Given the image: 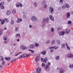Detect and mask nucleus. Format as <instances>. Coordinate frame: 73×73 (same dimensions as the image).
<instances>
[{"label":"nucleus","mask_w":73,"mask_h":73,"mask_svg":"<svg viewBox=\"0 0 73 73\" xmlns=\"http://www.w3.org/2000/svg\"><path fill=\"white\" fill-rule=\"evenodd\" d=\"M41 60L42 61H43V62H44L45 63H46V61H48V58H47L46 57L44 58V59H43L42 58H41Z\"/></svg>","instance_id":"1"},{"label":"nucleus","mask_w":73,"mask_h":73,"mask_svg":"<svg viewBox=\"0 0 73 73\" xmlns=\"http://www.w3.org/2000/svg\"><path fill=\"white\" fill-rule=\"evenodd\" d=\"M26 56H27V54H23L21 56H19V58H24L25 57H26Z\"/></svg>","instance_id":"2"},{"label":"nucleus","mask_w":73,"mask_h":73,"mask_svg":"<svg viewBox=\"0 0 73 73\" xmlns=\"http://www.w3.org/2000/svg\"><path fill=\"white\" fill-rule=\"evenodd\" d=\"M54 9L52 7H50L49 8V11L51 13H52L53 12Z\"/></svg>","instance_id":"3"},{"label":"nucleus","mask_w":73,"mask_h":73,"mask_svg":"<svg viewBox=\"0 0 73 73\" xmlns=\"http://www.w3.org/2000/svg\"><path fill=\"white\" fill-rule=\"evenodd\" d=\"M41 68H40L38 67L36 70V73H40V72H41Z\"/></svg>","instance_id":"4"},{"label":"nucleus","mask_w":73,"mask_h":73,"mask_svg":"<svg viewBox=\"0 0 73 73\" xmlns=\"http://www.w3.org/2000/svg\"><path fill=\"white\" fill-rule=\"evenodd\" d=\"M31 19L32 21H35V20H36V17L35 16H33L31 17Z\"/></svg>","instance_id":"5"},{"label":"nucleus","mask_w":73,"mask_h":73,"mask_svg":"<svg viewBox=\"0 0 73 73\" xmlns=\"http://www.w3.org/2000/svg\"><path fill=\"white\" fill-rule=\"evenodd\" d=\"M40 57L37 56L35 58V61H38L40 60Z\"/></svg>","instance_id":"6"},{"label":"nucleus","mask_w":73,"mask_h":73,"mask_svg":"<svg viewBox=\"0 0 73 73\" xmlns=\"http://www.w3.org/2000/svg\"><path fill=\"white\" fill-rule=\"evenodd\" d=\"M73 54H69L67 55V57L68 58H72L73 57Z\"/></svg>","instance_id":"7"},{"label":"nucleus","mask_w":73,"mask_h":73,"mask_svg":"<svg viewBox=\"0 0 73 73\" xmlns=\"http://www.w3.org/2000/svg\"><path fill=\"white\" fill-rule=\"evenodd\" d=\"M58 47L57 46H54L53 47H51L49 48V49H57Z\"/></svg>","instance_id":"8"},{"label":"nucleus","mask_w":73,"mask_h":73,"mask_svg":"<svg viewBox=\"0 0 73 73\" xmlns=\"http://www.w3.org/2000/svg\"><path fill=\"white\" fill-rule=\"evenodd\" d=\"M64 73V70L62 68H61L60 69V70L59 71V73Z\"/></svg>","instance_id":"9"},{"label":"nucleus","mask_w":73,"mask_h":73,"mask_svg":"<svg viewBox=\"0 0 73 73\" xmlns=\"http://www.w3.org/2000/svg\"><path fill=\"white\" fill-rule=\"evenodd\" d=\"M69 32H70V30L69 29H67L65 30V32L67 34H68Z\"/></svg>","instance_id":"10"},{"label":"nucleus","mask_w":73,"mask_h":73,"mask_svg":"<svg viewBox=\"0 0 73 73\" xmlns=\"http://www.w3.org/2000/svg\"><path fill=\"white\" fill-rule=\"evenodd\" d=\"M64 33L65 32L64 31L61 32L59 34V35H60V36H62V35H64Z\"/></svg>","instance_id":"11"},{"label":"nucleus","mask_w":73,"mask_h":73,"mask_svg":"<svg viewBox=\"0 0 73 73\" xmlns=\"http://www.w3.org/2000/svg\"><path fill=\"white\" fill-rule=\"evenodd\" d=\"M66 46H67V49H68V50H70V47L68 46V44H67V43H66Z\"/></svg>","instance_id":"12"},{"label":"nucleus","mask_w":73,"mask_h":73,"mask_svg":"<svg viewBox=\"0 0 73 73\" xmlns=\"http://www.w3.org/2000/svg\"><path fill=\"white\" fill-rule=\"evenodd\" d=\"M49 17L51 20H52V21H53V20H54V18L52 16V15H50Z\"/></svg>","instance_id":"13"},{"label":"nucleus","mask_w":73,"mask_h":73,"mask_svg":"<svg viewBox=\"0 0 73 73\" xmlns=\"http://www.w3.org/2000/svg\"><path fill=\"white\" fill-rule=\"evenodd\" d=\"M46 51H43L41 52V54L43 55H45V54H46Z\"/></svg>","instance_id":"14"},{"label":"nucleus","mask_w":73,"mask_h":73,"mask_svg":"<svg viewBox=\"0 0 73 73\" xmlns=\"http://www.w3.org/2000/svg\"><path fill=\"white\" fill-rule=\"evenodd\" d=\"M35 47V45L32 44L30 46V48H31V49H33V48H34Z\"/></svg>","instance_id":"15"},{"label":"nucleus","mask_w":73,"mask_h":73,"mask_svg":"<svg viewBox=\"0 0 73 73\" xmlns=\"http://www.w3.org/2000/svg\"><path fill=\"white\" fill-rule=\"evenodd\" d=\"M11 13V12L9 11H7L6 12V14L7 15H9Z\"/></svg>","instance_id":"16"},{"label":"nucleus","mask_w":73,"mask_h":73,"mask_svg":"<svg viewBox=\"0 0 73 73\" xmlns=\"http://www.w3.org/2000/svg\"><path fill=\"white\" fill-rule=\"evenodd\" d=\"M5 21V22L7 21V23H9V20L7 19V18H5L3 19Z\"/></svg>","instance_id":"17"},{"label":"nucleus","mask_w":73,"mask_h":73,"mask_svg":"<svg viewBox=\"0 0 73 73\" xmlns=\"http://www.w3.org/2000/svg\"><path fill=\"white\" fill-rule=\"evenodd\" d=\"M70 14L69 13H68L67 14V18H69L70 17Z\"/></svg>","instance_id":"18"},{"label":"nucleus","mask_w":73,"mask_h":73,"mask_svg":"<svg viewBox=\"0 0 73 73\" xmlns=\"http://www.w3.org/2000/svg\"><path fill=\"white\" fill-rule=\"evenodd\" d=\"M62 48H64L65 47V44L64 43H63L61 44Z\"/></svg>","instance_id":"19"},{"label":"nucleus","mask_w":73,"mask_h":73,"mask_svg":"<svg viewBox=\"0 0 73 73\" xmlns=\"http://www.w3.org/2000/svg\"><path fill=\"white\" fill-rule=\"evenodd\" d=\"M22 21V19H18V20L17 21V23H20V21Z\"/></svg>","instance_id":"20"},{"label":"nucleus","mask_w":73,"mask_h":73,"mask_svg":"<svg viewBox=\"0 0 73 73\" xmlns=\"http://www.w3.org/2000/svg\"><path fill=\"white\" fill-rule=\"evenodd\" d=\"M63 0H60V1H59L60 4L61 5L62 4H63Z\"/></svg>","instance_id":"21"},{"label":"nucleus","mask_w":73,"mask_h":73,"mask_svg":"<svg viewBox=\"0 0 73 73\" xmlns=\"http://www.w3.org/2000/svg\"><path fill=\"white\" fill-rule=\"evenodd\" d=\"M0 60L1 61H3L4 60V57L2 56L0 57Z\"/></svg>","instance_id":"22"},{"label":"nucleus","mask_w":73,"mask_h":73,"mask_svg":"<svg viewBox=\"0 0 73 73\" xmlns=\"http://www.w3.org/2000/svg\"><path fill=\"white\" fill-rule=\"evenodd\" d=\"M5 61L3 60L2 62V65L4 66L5 65Z\"/></svg>","instance_id":"23"},{"label":"nucleus","mask_w":73,"mask_h":73,"mask_svg":"<svg viewBox=\"0 0 73 73\" xmlns=\"http://www.w3.org/2000/svg\"><path fill=\"white\" fill-rule=\"evenodd\" d=\"M29 52H31L32 53H34V50H31V49H29Z\"/></svg>","instance_id":"24"},{"label":"nucleus","mask_w":73,"mask_h":73,"mask_svg":"<svg viewBox=\"0 0 73 73\" xmlns=\"http://www.w3.org/2000/svg\"><path fill=\"white\" fill-rule=\"evenodd\" d=\"M45 3H46L45 1H43L42 2V5H44V4H45Z\"/></svg>","instance_id":"25"},{"label":"nucleus","mask_w":73,"mask_h":73,"mask_svg":"<svg viewBox=\"0 0 73 73\" xmlns=\"http://www.w3.org/2000/svg\"><path fill=\"white\" fill-rule=\"evenodd\" d=\"M5 59L7 61H9L10 60V59H11V58L5 57Z\"/></svg>","instance_id":"26"},{"label":"nucleus","mask_w":73,"mask_h":73,"mask_svg":"<svg viewBox=\"0 0 73 73\" xmlns=\"http://www.w3.org/2000/svg\"><path fill=\"white\" fill-rule=\"evenodd\" d=\"M60 59V56H56V60H58Z\"/></svg>","instance_id":"27"},{"label":"nucleus","mask_w":73,"mask_h":73,"mask_svg":"<svg viewBox=\"0 0 73 73\" xmlns=\"http://www.w3.org/2000/svg\"><path fill=\"white\" fill-rule=\"evenodd\" d=\"M57 42L58 44L59 45H60V44H61V42H60V41L59 40H57Z\"/></svg>","instance_id":"28"},{"label":"nucleus","mask_w":73,"mask_h":73,"mask_svg":"<svg viewBox=\"0 0 73 73\" xmlns=\"http://www.w3.org/2000/svg\"><path fill=\"white\" fill-rule=\"evenodd\" d=\"M4 23H5V21H4V19L3 20H2V21H1V24L2 25H3Z\"/></svg>","instance_id":"29"},{"label":"nucleus","mask_w":73,"mask_h":73,"mask_svg":"<svg viewBox=\"0 0 73 73\" xmlns=\"http://www.w3.org/2000/svg\"><path fill=\"white\" fill-rule=\"evenodd\" d=\"M54 31V28L53 27H52L51 29V31L52 32H53Z\"/></svg>","instance_id":"30"},{"label":"nucleus","mask_w":73,"mask_h":73,"mask_svg":"<svg viewBox=\"0 0 73 73\" xmlns=\"http://www.w3.org/2000/svg\"><path fill=\"white\" fill-rule=\"evenodd\" d=\"M66 8H69V5L68 4H66Z\"/></svg>","instance_id":"31"},{"label":"nucleus","mask_w":73,"mask_h":73,"mask_svg":"<svg viewBox=\"0 0 73 73\" xmlns=\"http://www.w3.org/2000/svg\"><path fill=\"white\" fill-rule=\"evenodd\" d=\"M24 46L23 44H21L20 45V48L21 49H23V48H24Z\"/></svg>","instance_id":"32"},{"label":"nucleus","mask_w":73,"mask_h":73,"mask_svg":"<svg viewBox=\"0 0 73 73\" xmlns=\"http://www.w3.org/2000/svg\"><path fill=\"white\" fill-rule=\"evenodd\" d=\"M46 22V19L44 18L42 21V23H45Z\"/></svg>","instance_id":"33"},{"label":"nucleus","mask_w":73,"mask_h":73,"mask_svg":"<svg viewBox=\"0 0 73 73\" xmlns=\"http://www.w3.org/2000/svg\"><path fill=\"white\" fill-rule=\"evenodd\" d=\"M34 5L35 7H37V3L35 2L34 3Z\"/></svg>","instance_id":"34"},{"label":"nucleus","mask_w":73,"mask_h":73,"mask_svg":"<svg viewBox=\"0 0 73 73\" xmlns=\"http://www.w3.org/2000/svg\"><path fill=\"white\" fill-rule=\"evenodd\" d=\"M11 25H13V24H14V21H13V20H11Z\"/></svg>","instance_id":"35"},{"label":"nucleus","mask_w":73,"mask_h":73,"mask_svg":"<svg viewBox=\"0 0 73 73\" xmlns=\"http://www.w3.org/2000/svg\"><path fill=\"white\" fill-rule=\"evenodd\" d=\"M46 23H48L49 21V18L48 17L46 19Z\"/></svg>","instance_id":"36"},{"label":"nucleus","mask_w":73,"mask_h":73,"mask_svg":"<svg viewBox=\"0 0 73 73\" xmlns=\"http://www.w3.org/2000/svg\"><path fill=\"white\" fill-rule=\"evenodd\" d=\"M48 68H49V66L48 65H46L45 66V68L46 69H48Z\"/></svg>","instance_id":"37"},{"label":"nucleus","mask_w":73,"mask_h":73,"mask_svg":"<svg viewBox=\"0 0 73 73\" xmlns=\"http://www.w3.org/2000/svg\"><path fill=\"white\" fill-rule=\"evenodd\" d=\"M3 39L4 40H7V36H4L3 37Z\"/></svg>","instance_id":"38"},{"label":"nucleus","mask_w":73,"mask_h":73,"mask_svg":"<svg viewBox=\"0 0 73 73\" xmlns=\"http://www.w3.org/2000/svg\"><path fill=\"white\" fill-rule=\"evenodd\" d=\"M15 36L16 37H19L20 36V34H17Z\"/></svg>","instance_id":"39"},{"label":"nucleus","mask_w":73,"mask_h":73,"mask_svg":"<svg viewBox=\"0 0 73 73\" xmlns=\"http://www.w3.org/2000/svg\"><path fill=\"white\" fill-rule=\"evenodd\" d=\"M55 40H53L52 42V44H54L55 43Z\"/></svg>","instance_id":"40"},{"label":"nucleus","mask_w":73,"mask_h":73,"mask_svg":"<svg viewBox=\"0 0 73 73\" xmlns=\"http://www.w3.org/2000/svg\"><path fill=\"white\" fill-rule=\"evenodd\" d=\"M23 53V52H21L18 53V54H16L15 55V56H17L19 54H21V53Z\"/></svg>","instance_id":"41"},{"label":"nucleus","mask_w":73,"mask_h":73,"mask_svg":"<svg viewBox=\"0 0 73 73\" xmlns=\"http://www.w3.org/2000/svg\"><path fill=\"white\" fill-rule=\"evenodd\" d=\"M19 7H23V5L21 4V3H19Z\"/></svg>","instance_id":"42"},{"label":"nucleus","mask_w":73,"mask_h":73,"mask_svg":"<svg viewBox=\"0 0 73 73\" xmlns=\"http://www.w3.org/2000/svg\"><path fill=\"white\" fill-rule=\"evenodd\" d=\"M27 49V47L26 46H24L23 47V50H25Z\"/></svg>","instance_id":"43"},{"label":"nucleus","mask_w":73,"mask_h":73,"mask_svg":"<svg viewBox=\"0 0 73 73\" xmlns=\"http://www.w3.org/2000/svg\"><path fill=\"white\" fill-rule=\"evenodd\" d=\"M19 29V27H17L16 28L15 30V32H17L18 31V30Z\"/></svg>","instance_id":"44"},{"label":"nucleus","mask_w":73,"mask_h":73,"mask_svg":"<svg viewBox=\"0 0 73 73\" xmlns=\"http://www.w3.org/2000/svg\"><path fill=\"white\" fill-rule=\"evenodd\" d=\"M16 12V10H14L13 11V14L15 13Z\"/></svg>","instance_id":"45"},{"label":"nucleus","mask_w":73,"mask_h":73,"mask_svg":"<svg viewBox=\"0 0 73 73\" xmlns=\"http://www.w3.org/2000/svg\"><path fill=\"white\" fill-rule=\"evenodd\" d=\"M65 8H66V6H65L64 5L62 6V8L63 9H64Z\"/></svg>","instance_id":"46"},{"label":"nucleus","mask_w":73,"mask_h":73,"mask_svg":"<svg viewBox=\"0 0 73 73\" xmlns=\"http://www.w3.org/2000/svg\"><path fill=\"white\" fill-rule=\"evenodd\" d=\"M29 28H32V25H30L29 26Z\"/></svg>","instance_id":"47"},{"label":"nucleus","mask_w":73,"mask_h":73,"mask_svg":"<svg viewBox=\"0 0 73 73\" xmlns=\"http://www.w3.org/2000/svg\"><path fill=\"white\" fill-rule=\"evenodd\" d=\"M69 67L70 68H73V64L72 65H70Z\"/></svg>","instance_id":"48"},{"label":"nucleus","mask_w":73,"mask_h":73,"mask_svg":"<svg viewBox=\"0 0 73 73\" xmlns=\"http://www.w3.org/2000/svg\"><path fill=\"white\" fill-rule=\"evenodd\" d=\"M47 65H48V66H50V62H48L47 63Z\"/></svg>","instance_id":"49"},{"label":"nucleus","mask_w":73,"mask_h":73,"mask_svg":"<svg viewBox=\"0 0 73 73\" xmlns=\"http://www.w3.org/2000/svg\"><path fill=\"white\" fill-rule=\"evenodd\" d=\"M72 23V21H68V24H71Z\"/></svg>","instance_id":"50"},{"label":"nucleus","mask_w":73,"mask_h":73,"mask_svg":"<svg viewBox=\"0 0 73 73\" xmlns=\"http://www.w3.org/2000/svg\"><path fill=\"white\" fill-rule=\"evenodd\" d=\"M35 45L37 47V46H38L39 44L38 43H35Z\"/></svg>","instance_id":"51"},{"label":"nucleus","mask_w":73,"mask_h":73,"mask_svg":"<svg viewBox=\"0 0 73 73\" xmlns=\"http://www.w3.org/2000/svg\"><path fill=\"white\" fill-rule=\"evenodd\" d=\"M42 67H44L45 66V64L43 63L42 64Z\"/></svg>","instance_id":"52"},{"label":"nucleus","mask_w":73,"mask_h":73,"mask_svg":"<svg viewBox=\"0 0 73 73\" xmlns=\"http://www.w3.org/2000/svg\"><path fill=\"white\" fill-rule=\"evenodd\" d=\"M50 42V40H47L46 42V44H49V43Z\"/></svg>","instance_id":"53"},{"label":"nucleus","mask_w":73,"mask_h":73,"mask_svg":"<svg viewBox=\"0 0 73 73\" xmlns=\"http://www.w3.org/2000/svg\"><path fill=\"white\" fill-rule=\"evenodd\" d=\"M3 34V32H2V31H0V36Z\"/></svg>","instance_id":"54"},{"label":"nucleus","mask_w":73,"mask_h":73,"mask_svg":"<svg viewBox=\"0 0 73 73\" xmlns=\"http://www.w3.org/2000/svg\"><path fill=\"white\" fill-rule=\"evenodd\" d=\"M4 3V2H1L0 3V4L1 5H3Z\"/></svg>","instance_id":"55"},{"label":"nucleus","mask_w":73,"mask_h":73,"mask_svg":"<svg viewBox=\"0 0 73 73\" xmlns=\"http://www.w3.org/2000/svg\"><path fill=\"white\" fill-rule=\"evenodd\" d=\"M16 7H17V8H19V5H16Z\"/></svg>","instance_id":"56"},{"label":"nucleus","mask_w":73,"mask_h":73,"mask_svg":"<svg viewBox=\"0 0 73 73\" xmlns=\"http://www.w3.org/2000/svg\"><path fill=\"white\" fill-rule=\"evenodd\" d=\"M45 8H47V5H45L44 6Z\"/></svg>","instance_id":"57"},{"label":"nucleus","mask_w":73,"mask_h":73,"mask_svg":"<svg viewBox=\"0 0 73 73\" xmlns=\"http://www.w3.org/2000/svg\"><path fill=\"white\" fill-rule=\"evenodd\" d=\"M51 52H53V49H51L50 50Z\"/></svg>","instance_id":"58"},{"label":"nucleus","mask_w":73,"mask_h":73,"mask_svg":"<svg viewBox=\"0 0 73 73\" xmlns=\"http://www.w3.org/2000/svg\"><path fill=\"white\" fill-rule=\"evenodd\" d=\"M23 17L24 19H25V18H26V15H23Z\"/></svg>","instance_id":"59"},{"label":"nucleus","mask_w":73,"mask_h":73,"mask_svg":"<svg viewBox=\"0 0 73 73\" xmlns=\"http://www.w3.org/2000/svg\"><path fill=\"white\" fill-rule=\"evenodd\" d=\"M4 43H5V44H7V43H8V42H7V41H4Z\"/></svg>","instance_id":"60"},{"label":"nucleus","mask_w":73,"mask_h":73,"mask_svg":"<svg viewBox=\"0 0 73 73\" xmlns=\"http://www.w3.org/2000/svg\"><path fill=\"white\" fill-rule=\"evenodd\" d=\"M61 9V7H60L58 8V10H60V9Z\"/></svg>","instance_id":"61"},{"label":"nucleus","mask_w":73,"mask_h":73,"mask_svg":"<svg viewBox=\"0 0 73 73\" xmlns=\"http://www.w3.org/2000/svg\"><path fill=\"white\" fill-rule=\"evenodd\" d=\"M1 8L2 9H4V6H3L1 7Z\"/></svg>","instance_id":"62"},{"label":"nucleus","mask_w":73,"mask_h":73,"mask_svg":"<svg viewBox=\"0 0 73 73\" xmlns=\"http://www.w3.org/2000/svg\"><path fill=\"white\" fill-rule=\"evenodd\" d=\"M13 46H16V44L15 43V44H13Z\"/></svg>","instance_id":"63"},{"label":"nucleus","mask_w":73,"mask_h":73,"mask_svg":"<svg viewBox=\"0 0 73 73\" xmlns=\"http://www.w3.org/2000/svg\"><path fill=\"white\" fill-rule=\"evenodd\" d=\"M7 29V28L5 27L4 28V30H6Z\"/></svg>","instance_id":"64"}]
</instances>
